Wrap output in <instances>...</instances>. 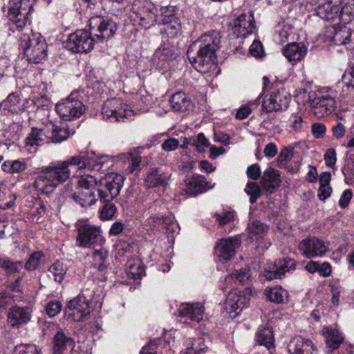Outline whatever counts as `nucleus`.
Here are the masks:
<instances>
[{
    "mask_svg": "<svg viewBox=\"0 0 354 354\" xmlns=\"http://www.w3.org/2000/svg\"><path fill=\"white\" fill-rule=\"evenodd\" d=\"M124 177L117 173H110L97 182V192L102 203L111 202L120 193Z\"/></svg>",
    "mask_w": 354,
    "mask_h": 354,
    "instance_id": "1a4fd4ad",
    "label": "nucleus"
},
{
    "mask_svg": "<svg viewBox=\"0 0 354 354\" xmlns=\"http://www.w3.org/2000/svg\"><path fill=\"white\" fill-rule=\"evenodd\" d=\"M255 21L251 12L242 13L234 21L233 32L238 37H245L255 30Z\"/></svg>",
    "mask_w": 354,
    "mask_h": 354,
    "instance_id": "5701e85b",
    "label": "nucleus"
},
{
    "mask_svg": "<svg viewBox=\"0 0 354 354\" xmlns=\"http://www.w3.org/2000/svg\"><path fill=\"white\" fill-rule=\"evenodd\" d=\"M344 0H319L315 8V14L328 22L338 24L337 18Z\"/></svg>",
    "mask_w": 354,
    "mask_h": 354,
    "instance_id": "f3484780",
    "label": "nucleus"
},
{
    "mask_svg": "<svg viewBox=\"0 0 354 354\" xmlns=\"http://www.w3.org/2000/svg\"><path fill=\"white\" fill-rule=\"evenodd\" d=\"M310 105L313 109V113L319 118H322L333 112L335 101L331 97L322 96L315 97Z\"/></svg>",
    "mask_w": 354,
    "mask_h": 354,
    "instance_id": "cd10ccee",
    "label": "nucleus"
},
{
    "mask_svg": "<svg viewBox=\"0 0 354 354\" xmlns=\"http://www.w3.org/2000/svg\"><path fill=\"white\" fill-rule=\"evenodd\" d=\"M241 243L239 236L221 239L215 246V254L218 260L225 263L230 261L235 254Z\"/></svg>",
    "mask_w": 354,
    "mask_h": 354,
    "instance_id": "dca6fc26",
    "label": "nucleus"
},
{
    "mask_svg": "<svg viewBox=\"0 0 354 354\" xmlns=\"http://www.w3.org/2000/svg\"><path fill=\"white\" fill-rule=\"evenodd\" d=\"M44 257V254L41 251L33 252L26 263V269L28 270H35L39 266Z\"/></svg>",
    "mask_w": 354,
    "mask_h": 354,
    "instance_id": "3c124183",
    "label": "nucleus"
},
{
    "mask_svg": "<svg viewBox=\"0 0 354 354\" xmlns=\"http://www.w3.org/2000/svg\"><path fill=\"white\" fill-rule=\"evenodd\" d=\"M291 32L292 26L286 21L279 22L275 27V34L281 43L286 41Z\"/></svg>",
    "mask_w": 354,
    "mask_h": 354,
    "instance_id": "49530a36",
    "label": "nucleus"
},
{
    "mask_svg": "<svg viewBox=\"0 0 354 354\" xmlns=\"http://www.w3.org/2000/svg\"><path fill=\"white\" fill-rule=\"evenodd\" d=\"M245 192L250 196V201L251 203H256L261 195V189L259 185L254 181H249L247 183Z\"/></svg>",
    "mask_w": 354,
    "mask_h": 354,
    "instance_id": "09e8293b",
    "label": "nucleus"
},
{
    "mask_svg": "<svg viewBox=\"0 0 354 354\" xmlns=\"http://www.w3.org/2000/svg\"><path fill=\"white\" fill-rule=\"evenodd\" d=\"M77 157H81L84 161L83 167H79V169H89L92 171H101L102 173L107 171L113 165V157L109 156H102L96 160L88 154L80 153Z\"/></svg>",
    "mask_w": 354,
    "mask_h": 354,
    "instance_id": "4be33fe9",
    "label": "nucleus"
},
{
    "mask_svg": "<svg viewBox=\"0 0 354 354\" xmlns=\"http://www.w3.org/2000/svg\"><path fill=\"white\" fill-rule=\"evenodd\" d=\"M19 48L28 62L39 63L46 57L47 44L39 32L23 33L19 37Z\"/></svg>",
    "mask_w": 354,
    "mask_h": 354,
    "instance_id": "423d86ee",
    "label": "nucleus"
},
{
    "mask_svg": "<svg viewBox=\"0 0 354 354\" xmlns=\"http://www.w3.org/2000/svg\"><path fill=\"white\" fill-rule=\"evenodd\" d=\"M126 272L129 278L138 279L145 274V268L139 261L131 260L127 263Z\"/></svg>",
    "mask_w": 354,
    "mask_h": 354,
    "instance_id": "37998d69",
    "label": "nucleus"
},
{
    "mask_svg": "<svg viewBox=\"0 0 354 354\" xmlns=\"http://www.w3.org/2000/svg\"><path fill=\"white\" fill-rule=\"evenodd\" d=\"M306 53L307 47L301 43L288 44L283 50V55L292 64H295L301 61Z\"/></svg>",
    "mask_w": 354,
    "mask_h": 354,
    "instance_id": "473e14b6",
    "label": "nucleus"
},
{
    "mask_svg": "<svg viewBox=\"0 0 354 354\" xmlns=\"http://www.w3.org/2000/svg\"><path fill=\"white\" fill-rule=\"evenodd\" d=\"M28 167V160L26 159L7 160L1 166L3 171L12 175L22 173Z\"/></svg>",
    "mask_w": 354,
    "mask_h": 354,
    "instance_id": "4c0bfd02",
    "label": "nucleus"
},
{
    "mask_svg": "<svg viewBox=\"0 0 354 354\" xmlns=\"http://www.w3.org/2000/svg\"><path fill=\"white\" fill-rule=\"evenodd\" d=\"M165 26V28L164 30L168 37L172 38L179 34L180 30V24L178 18Z\"/></svg>",
    "mask_w": 354,
    "mask_h": 354,
    "instance_id": "4d7b16f0",
    "label": "nucleus"
},
{
    "mask_svg": "<svg viewBox=\"0 0 354 354\" xmlns=\"http://www.w3.org/2000/svg\"><path fill=\"white\" fill-rule=\"evenodd\" d=\"M102 115L104 118L111 122H126L131 120L134 115L133 110L127 104H124L118 99L107 100L102 108Z\"/></svg>",
    "mask_w": 354,
    "mask_h": 354,
    "instance_id": "f8f14e48",
    "label": "nucleus"
},
{
    "mask_svg": "<svg viewBox=\"0 0 354 354\" xmlns=\"http://www.w3.org/2000/svg\"><path fill=\"white\" fill-rule=\"evenodd\" d=\"M32 10L30 0H12L9 3V19L17 28L21 29L30 21Z\"/></svg>",
    "mask_w": 354,
    "mask_h": 354,
    "instance_id": "ddd939ff",
    "label": "nucleus"
},
{
    "mask_svg": "<svg viewBox=\"0 0 354 354\" xmlns=\"http://www.w3.org/2000/svg\"><path fill=\"white\" fill-rule=\"evenodd\" d=\"M290 101V97L284 91H274L262 103V109L266 112L286 110Z\"/></svg>",
    "mask_w": 354,
    "mask_h": 354,
    "instance_id": "aec40b11",
    "label": "nucleus"
},
{
    "mask_svg": "<svg viewBox=\"0 0 354 354\" xmlns=\"http://www.w3.org/2000/svg\"><path fill=\"white\" fill-rule=\"evenodd\" d=\"M268 227L259 221H253L248 224V230L252 236H261L268 232Z\"/></svg>",
    "mask_w": 354,
    "mask_h": 354,
    "instance_id": "8fccbe9b",
    "label": "nucleus"
},
{
    "mask_svg": "<svg viewBox=\"0 0 354 354\" xmlns=\"http://www.w3.org/2000/svg\"><path fill=\"white\" fill-rule=\"evenodd\" d=\"M234 212L233 211H223L221 213H216L214 217L220 225H224L234 219Z\"/></svg>",
    "mask_w": 354,
    "mask_h": 354,
    "instance_id": "052dcab7",
    "label": "nucleus"
},
{
    "mask_svg": "<svg viewBox=\"0 0 354 354\" xmlns=\"http://www.w3.org/2000/svg\"><path fill=\"white\" fill-rule=\"evenodd\" d=\"M191 145L194 146L196 150L200 153H203L206 151V149L209 147V140L205 138L203 133L198 134L196 138H193Z\"/></svg>",
    "mask_w": 354,
    "mask_h": 354,
    "instance_id": "864d4df0",
    "label": "nucleus"
},
{
    "mask_svg": "<svg viewBox=\"0 0 354 354\" xmlns=\"http://www.w3.org/2000/svg\"><path fill=\"white\" fill-rule=\"evenodd\" d=\"M62 310V304L59 301H50L46 307V311L50 317L56 316Z\"/></svg>",
    "mask_w": 354,
    "mask_h": 354,
    "instance_id": "680f3d73",
    "label": "nucleus"
},
{
    "mask_svg": "<svg viewBox=\"0 0 354 354\" xmlns=\"http://www.w3.org/2000/svg\"><path fill=\"white\" fill-rule=\"evenodd\" d=\"M71 135L67 124L58 126L52 122L46 124L44 129L32 127L31 133L25 140L26 147H36L41 145L46 139L53 142L59 143L66 140Z\"/></svg>",
    "mask_w": 354,
    "mask_h": 354,
    "instance_id": "39448f33",
    "label": "nucleus"
},
{
    "mask_svg": "<svg viewBox=\"0 0 354 354\" xmlns=\"http://www.w3.org/2000/svg\"><path fill=\"white\" fill-rule=\"evenodd\" d=\"M250 298L237 289L231 290L225 303V310L231 318H236L242 310L248 306Z\"/></svg>",
    "mask_w": 354,
    "mask_h": 354,
    "instance_id": "2eb2a0df",
    "label": "nucleus"
},
{
    "mask_svg": "<svg viewBox=\"0 0 354 354\" xmlns=\"http://www.w3.org/2000/svg\"><path fill=\"white\" fill-rule=\"evenodd\" d=\"M13 354H41V352L35 345L19 344L15 346Z\"/></svg>",
    "mask_w": 354,
    "mask_h": 354,
    "instance_id": "5fc2aeb1",
    "label": "nucleus"
},
{
    "mask_svg": "<svg viewBox=\"0 0 354 354\" xmlns=\"http://www.w3.org/2000/svg\"><path fill=\"white\" fill-rule=\"evenodd\" d=\"M84 97L83 91H73L68 97L56 104V111L64 120L79 118L86 110Z\"/></svg>",
    "mask_w": 354,
    "mask_h": 354,
    "instance_id": "6e6552de",
    "label": "nucleus"
},
{
    "mask_svg": "<svg viewBox=\"0 0 354 354\" xmlns=\"http://www.w3.org/2000/svg\"><path fill=\"white\" fill-rule=\"evenodd\" d=\"M322 334L326 339L327 346L330 348L328 352L337 348L343 341L342 334L336 328L324 326L322 328Z\"/></svg>",
    "mask_w": 354,
    "mask_h": 354,
    "instance_id": "e433bc0d",
    "label": "nucleus"
},
{
    "mask_svg": "<svg viewBox=\"0 0 354 354\" xmlns=\"http://www.w3.org/2000/svg\"><path fill=\"white\" fill-rule=\"evenodd\" d=\"M131 17L145 28H149L156 24L158 8L149 0H140L133 6Z\"/></svg>",
    "mask_w": 354,
    "mask_h": 354,
    "instance_id": "9b49d317",
    "label": "nucleus"
},
{
    "mask_svg": "<svg viewBox=\"0 0 354 354\" xmlns=\"http://www.w3.org/2000/svg\"><path fill=\"white\" fill-rule=\"evenodd\" d=\"M78 234L76 244L81 248H91L95 245L102 246L104 243L100 227L89 224L84 221L77 223Z\"/></svg>",
    "mask_w": 354,
    "mask_h": 354,
    "instance_id": "9d476101",
    "label": "nucleus"
},
{
    "mask_svg": "<svg viewBox=\"0 0 354 354\" xmlns=\"http://www.w3.org/2000/svg\"><path fill=\"white\" fill-rule=\"evenodd\" d=\"M208 185L204 176H196L185 180L186 189L184 190L189 196H196L209 189Z\"/></svg>",
    "mask_w": 354,
    "mask_h": 354,
    "instance_id": "72a5a7b5",
    "label": "nucleus"
},
{
    "mask_svg": "<svg viewBox=\"0 0 354 354\" xmlns=\"http://www.w3.org/2000/svg\"><path fill=\"white\" fill-rule=\"evenodd\" d=\"M90 257V254H88ZM109 257L108 251L102 248L95 250L91 254L93 259L92 265L94 268H97L100 272L104 271L106 268V261Z\"/></svg>",
    "mask_w": 354,
    "mask_h": 354,
    "instance_id": "58836bf2",
    "label": "nucleus"
},
{
    "mask_svg": "<svg viewBox=\"0 0 354 354\" xmlns=\"http://www.w3.org/2000/svg\"><path fill=\"white\" fill-rule=\"evenodd\" d=\"M106 203L100 211V218L102 220L111 219L117 210L116 206L113 203Z\"/></svg>",
    "mask_w": 354,
    "mask_h": 354,
    "instance_id": "13d9d810",
    "label": "nucleus"
},
{
    "mask_svg": "<svg viewBox=\"0 0 354 354\" xmlns=\"http://www.w3.org/2000/svg\"><path fill=\"white\" fill-rule=\"evenodd\" d=\"M170 174L165 172L160 168H149L145 176L144 183L147 189L162 187H165L168 185Z\"/></svg>",
    "mask_w": 354,
    "mask_h": 354,
    "instance_id": "b1692460",
    "label": "nucleus"
},
{
    "mask_svg": "<svg viewBox=\"0 0 354 354\" xmlns=\"http://www.w3.org/2000/svg\"><path fill=\"white\" fill-rule=\"evenodd\" d=\"M156 24L165 25L177 19L173 6H164L158 9Z\"/></svg>",
    "mask_w": 354,
    "mask_h": 354,
    "instance_id": "a19ab883",
    "label": "nucleus"
},
{
    "mask_svg": "<svg viewBox=\"0 0 354 354\" xmlns=\"http://www.w3.org/2000/svg\"><path fill=\"white\" fill-rule=\"evenodd\" d=\"M84 161L81 157L72 156L64 161L51 162L43 167L35 178L33 187L46 195L52 194L57 187L68 180H71V166L83 167Z\"/></svg>",
    "mask_w": 354,
    "mask_h": 354,
    "instance_id": "f03ea898",
    "label": "nucleus"
},
{
    "mask_svg": "<svg viewBox=\"0 0 354 354\" xmlns=\"http://www.w3.org/2000/svg\"><path fill=\"white\" fill-rule=\"evenodd\" d=\"M74 346V339L59 330L54 337L53 354H80L73 351Z\"/></svg>",
    "mask_w": 354,
    "mask_h": 354,
    "instance_id": "bb28decb",
    "label": "nucleus"
},
{
    "mask_svg": "<svg viewBox=\"0 0 354 354\" xmlns=\"http://www.w3.org/2000/svg\"><path fill=\"white\" fill-rule=\"evenodd\" d=\"M147 226H149L151 230H155L162 225L165 228L167 232L171 233V237L174 234H178L180 227L178 223L174 221L173 216L163 217L162 216L152 215L145 222Z\"/></svg>",
    "mask_w": 354,
    "mask_h": 354,
    "instance_id": "393cba45",
    "label": "nucleus"
},
{
    "mask_svg": "<svg viewBox=\"0 0 354 354\" xmlns=\"http://www.w3.org/2000/svg\"><path fill=\"white\" fill-rule=\"evenodd\" d=\"M301 253L308 259L322 257L328 250V244L315 236L303 239L298 246Z\"/></svg>",
    "mask_w": 354,
    "mask_h": 354,
    "instance_id": "a211bd4d",
    "label": "nucleus"
},
{
    "mask_svg": "<svg viewBox=\"0 0 354 354\" xmlns=\"http://www.w3.org/2000/svg\"><path fill=\"white\" fill-rule=\"evenodd\" d=\"M171 106L175 111L184 112L192 108L191 99L183 92L174 94L169 100Z\"/></svg>",
    "mask_w": 354,
    "mask_h": 354,
    "instance_id": "f704fd0d",
    "label": "nucleus"
},
{
    "mask_svg": "<svg viewBox=\"0 0 354 354\" xmlns=\"http://www.w3.org/2000/svg\"><path fill=\"white\" fill-rule=\"evenodd\" d=\"M294 156L293 148L291 147L283 148L277 158L279 167H284L288 161H290Z\"/></svg>",
    "mask_w": 354,
    "mask_h": 354,
    "instance_id": "6e6d98bb",
    "label": "nucleus"
},
{
    "mask_svg": "<svg viewBox=\"0 0 354 354\" xmlns=\"http://www.w3.org/2000/svg\"><path fill=\"white\" fill-rule=\"evenodd\" d=\"M256 341L259 345H263L267 348H273L274 337L272 328L268 324L260 326L256 333Z\"/></svg>",
    "mask_w": 354,
    "mask_h": 354,
    "instance_id": "c9c22d12",
    "label": "nucleus"
},
{
    "mask_svg": "<svg viewBox=\"0 0 354 354\" xmlns=\"http://www.w3.org/2000/svg\"><path fill=\"white\" fill-rule=\"evenodd\" d=\"M289 128L295 132L301 131L305 125L302 116L299 114H292L288 120Z\"/></svg>",
    "mask_w": 354,
    "mask_h": 354,
    "instance_id": "603ef678",
    "label": "nucleus"
},
{
    "mask_svg": "<svg viewBox=\"0 0 354 354\" xmlns=\"http://www.w3.org/2000/svg\"><path fill=\"white\" fill-rule=\"evenodd\" d=\"M188 346L183 352V354H205L207 347L205 344L203 338H198L188 343Z\"/></svg>",
    "mask_w": 354,
    "mask_h": 354,
    "instance_id": "a18cd8bd",
    "label": "nucleus"
},
{
    "mask_svg": "<svg viewBox=\"0 0 354 354\" xmlns=\"http://www.w3.org/2000/svg\"><path fill=\"white\" fill-rule=\"evenodd\" d=\"M354 19V6L349 3L342 4L338 13L337 22L341 21L344 24H350Z\"/></svg>",
    "mask_w": 354,
    "mask_h": 354,
    "instance_id": "c03bdc74",
    "label": "nucleus"
},
{
    "mask_svg": "<svg viewBox=\"0 0 354 354\" xmlns=\"http://www.w3.org/2000/svg\"><path fill=\"white\" fill-rule=\"evenodd\" d=\"M333 136L337 139H342L346 133V128L341 122H337L332 128Z\"/></svg>",
    "mask_w": 354,
    "mask_h": 354,
    "instance_id": "338daca9",
    "label": "nucleus"
},
{
    "mask_svg": "<svg viewBox=\"0 0 354 354\" xmlns=\"http://www.w3.org/2000/svg\"><path fill=\"white\" fill-rule=\"evenodd\" d=\"M267 298L274 303H283L288 299V292L281 287L275 286L266 290Z\"/></svg>",
    "mask_w": 354,
    "mask_h": 354,
    "instance_id": "79ce46f5",
    "label": "nucleus"
},
{
    "mask_svg": "<svg viewBox=\"0 0 354 354\" xmlns=\"http://www.w3.org/2000/svg\"><path fill=\"white\" fill-rule=\"evenodd\" d=\"M70 185H74L75 189L69 194L68 197L77 204L82 207L95 204L97 198L95 187L97 185V180L95 177L89 174L77 176L71 178L66 188H68Z\"/></svg>",
    "mask_w": 354,
    "mask_h": 354,
    "instance_id": "20e7f679",
    "label": "nucleus"
},
{
    "mask_svg": "<svg viewBox=\"0 0 354 354\" xmlns=\"http://www.w3.org/2000/svg\"><path fill=\"white\" fill-rule=\"evenodd\" d=\"M161 342L162 341L159 339L151 341L147 346L142 347L140 354H153V352H156V350L158 345H159Z\"/></svg>",
    "mask_w": 354,
    "mask_h": 354,
    "instance_id": "774afa93",
    "label": "nucleus"
},
{
    "mask_svg": "<svg viewBox=\"0 0 354 354\" xmlns=\"http://www.w3.org/2000/svg\"><path fill=\"white\" fill-rule=\"evenodd\" d=\"M97 301L94 291L84 288L77 297L68 302V318L75 322L86 321L91 312L93 303Z\"/></svg>",
    "mask_w": 354,
    "mask_h": 354,
    "instance_id": "0eeeda50",
    "label": "nucleus"
},
{
    "mask_svg": "<svg viewBox=\"0 0 354 354\" xmlns=\"http://www.w3.org/2000/svg\"><path fill=\"white\" fill-rule=\"evenodd\" d=\"M67 270L68 267L65 263L56 261L48 270V277L53 279L55 281L60 283L62 282Z\"/></svg>",
    "mask_w": 354,
    "mask_h": 354,
    "instance_id": "ea45409f",
    "label": "nucleus"
},
{
    "mask_svg": "<svg viewBox=\"0 0 354 354\" xmlns=\"http://www.w3.org/2000/svg\"><path fill=\"white\" fill-rule=\"evenodd\" d=\"M295 269V262L293 259L283 258L275 263L273 270H266L264 276L268 280L281 279L286 272Z\"/></svg>",
    "mask_w": 354,
    "mask_h": 354,
    "instance_id": "c756f323",
    "label": "nucleus"
},
{
    "mask_svg": "<svg viewBox=\"0 0 354 354\" xmlns=\"http://www.w3.org/2000/svg\"><path fill=\"white\" fill-rule=\"evenodd\" d=\"M324 160L327 167L332 168L335 166L337 161V157L336 151L333 148H330L326 150L324 154Z\"/></svg>",
    "mask_w": 354,
    "mask_h": 354,
    "instance_id": "e2e57ef3",
    "label": "nucleus"
},
{
    "mask_svg": "<svg viewBox=\"0 0 354 354\" xmlns=\"http://www.w3.org/2000/svg\"><path fill=\"white\" fill-rule=\"evenodd\" d=\"M180 53V50L173 40L167 39L160 44L156 50L154 59H159L162 62H169L176 59Z\"/></svg>",
    "mask_w": 354,
    "mask_h": 354,
    "instance_id": "c85d7f7f",
    "label": "nucleus"
},
{
    "mask_svg": "<svg viewBox=\"0 0 354 354\" xmlns=\"http://www.w3.org/2000/svg\"><path fill=\"white\" fill-rule=\"evenodd\" d=\"M262 187L270 194L273 193L281 185L279 171L272 167L267 168L261 178Z\"/></svg>",
    "mask_w": 354,
    "mask_h": 354,
    "instance_id": "2f4dec72",
    "label": "nucleus"
},
{
    "mask_svg": "<svg viewBox=\"0 0 354 354\" xmlns=\"http://www.w3.org/2000/svg\"><path fill=\"white\" fill-rule=\"evenodd\" d=\"M32 315V311L30 307L15 305L8 311V324L11 328H19L30 321Z\"/></svg>",
    "mask_w": 354,
    "mask_h": 354,
    "instance_id": "6ab92c4d",
    "label": "nucleus"
},
{
    "mask_svg": "<svg viewBox=\"0 0 354 354\" xmlns=\"http://www.w3.org/2000/svg\"><path fill=\"white\" fill-rule=\"evenodd\" d=\"M246 173L249 178L256 180L261 176V168L258 164H253L248 167Z\"/></svg>",
    "mask_w": 354,
    "mask_h": 354,
    "instance_id": "69168bd1",
    "label": "nucleus"
},
{
    "mask_svg": "<svg viewBox=\"0 0 354 354\" xmlns=\"http://www.w3.org/2000/svg\"><path fill=\"white\" fill-rule=\"evenodd\" d=\"M288 351L290 354H316L317 349L313 342L301 336H295L288 345Z\"/></svg>",
    "mask_w": 354,
    "mask_h": 354,
    "instance_id": "a878e982",
    "label": "nucleus"
},
{
    "mask_svg": "<svg viewBox=\"0 0 354 354\" xmlns=\"http://www.w3.org/2000/svg\"><path fill=\"white\" fill-rule=\"evenodd\" d=\"M179 315L182 317H187L191 321L199 322L203 318L204 307L200 303H186L180 305Z\"/></svg>",
    "mask_w": 354,
    "mask_h": 354,
    "instance_id": "7c9ffc66",
    "label": "nucleus"
},
{
    "mask_svg": "<svg viewBox=\"0 0 354 354\" xmlns=\"http://www.w3.org/2000/svg\"><path fill=\"white\" fill-rule=\"evenodd\" d=\"M352 32L346 26H340L334 28V33L332 41L337 46L336 51L340 53H352L354 50V46L351 44Z\"/></svg>",
    "mask_w": 354,
    "mask_h": 354,
    "instance_id": "412c9836",
    "label": "nucleus"
},
{
    "mask_svg": "<svg viewBox=\"0 0 354 354\" xmlns=\"http://www.w3.org/2000/svg\"><path fill=\"white\" fill-rule=\"evenodd\" d=\"M312 133L314 137L319 139L324 137L326 134V128L322 123H315L312 125Z\"/></svg>",
    "mask_w": 354,
    "mask_h": 354,
    "instance_id": "0e129e2a",
    "label": "nucleus"
},
{
    "mask_svg": "<svg viewBox=\"0 0 354 354\" xmlns=\"http://www.w3.org/2000/svg\"><path fill=\"white\" fill-rule=\"evenodd\" d=\"M219 43L220 36L216 31L205 33L192 43L187 49V55L197 71L207 73L214 66L216 50Z\"/></svg>",
    "mask_w": 354,
    "mask_h": 354,
    "instance_id": "7ed1b4c3",
    "label": "nucleus"
},
{
    "mask_svg": "<svg viewBox=\"0 0 354 354\" xmlns=\"http://www.w3.org/2000/svg\"><path fill=\"white\" fill-rule=\"evenodd\" d=\"M231 279H235L240 283H243L245 281L249 279L250 277V270L247 268H241L232 272L230 277Z\"/></svg>",
    "mask_w": 354,
    "mask_h": 354,
    "instance_id": "bf43d9fd",
    "label": "nucleus"
},
{
    "mask_svg": "<svg viewBox=\"0 0 354 354\" xmlns=\"http://www.w3.org/2000/svg\"><path fill=\"white\" fill-rule=\"evenodd\" d=\"M30 100L24 98L19 93L13 92L0 103V115L10 116L20 114L28 106Z\"/></svg>",
    "mask_w": 354,
    "mask_h": 354,
    "instance_id": "4468645a",
    "label": "nucleus"
},
{
    "mask_svg": "<svg viewBox=\"0 0 354 354\" xmlns=\"http://www.w3.org/2000/svg\"><path fill=\"white\" fill-rule=\"evenodd\" d=\"M0 268L3 269L7 273L12 274L18 272L22 268V263L20 261H12L8 257H3L1 263Z\"/></svg>",
    "mask_w": 354,
    "mask_h": 354,
    "instance_id": "de8ad7c7",
    "label": "nucleus"
},
{
    "mask_svg": "<svg viewBox=\"0 0 354 354\" xmlns=\"http://www.w3.org/2000/svg\"><path fill=\"white\" fill-rule=\"evenodd\" d=\"M116 30V24L111 19L95 15L89 20V30H77L70 34L64 46L75 53H88L94 48L96 42H104L111 38Z\"/></svg>",
    "mask_w": 354,
    "mask_h": 354,
    "instance_id": "f257e3e1",
    "label": "nucleus"
}]
</instances>
